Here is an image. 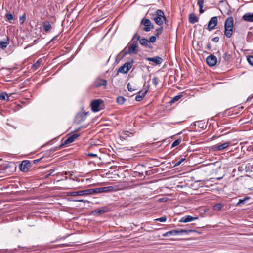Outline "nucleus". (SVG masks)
I'll return each mask as SVG.
<instances>
[{
  "label": "nucleus",
  "mask_w": 253,
  "mask_h": 253,
  "mask_svg": "<svg viewBox=\"0 0 253 253\" xmlns=\"http://www.w3.org/2000/svg\"><path fill=\"white\" fill-rule=\"evenodd\" d=\"M151 19L159 26L163 25V21L166 25H168V20L166 17L164 12L161 9L157 10L155 13L151 14Z\"/></svg>",
  "instance_id": "1"
},
{
  "label": "nucleus",
  "mask_w": 253,
  "mask_h": 253,
  "mask_svg": "<svg viewBox=\"0 0 253 253\" xmlns=\"http://www.w3.org/2000/svg\"><path fill=\"white\" fill-rule=\"evenodd\" d=\"M93 112H97L104 108V101L100 99L93 100L90 104Z\"/></svg>",
  "instance_id": "2"
},
{
  "label": "nucleus",
  "mask_w": 253,
  "mask_h": 253,
  "mask_svg": "<svg viewBox=\"0 0 253 253\" xmlns=\"http://www.w3.org/2000/svg\"><path fill=\"white\" fill-rule=\"evenodd\" d=\"M141 24L144 26L142 30L145 32H149L154 28V24L148 19L143 18L141 21Z\"/></svg>",
  "instance_id": "3"
},
{
  "label": "nucleus",
  "mask_w": 253,
  "mask_h": 253,
  "mask_svg": "<svg viewBox=\"0 0 253 253\" xmlns=\"http://www.w3.org/2000/svg\"><path fill=\"white\" fill-rule=\"evenodd\" d=\"M133 62V59H131L130 61L127 62L125 63L123 65L120 67L118 69V72L122 73H127L131 68Z\"/></svg>",
  "instance_id": "4"
},
{
  "label": "nucleus",
  "mask_w": 253,
  "mask_h": 253,
  "mask_svg": "<svg viewBox=\"0 0 253 253\" xmlns=\"http://www.w3.org/2000/svg\"><path fill=\"white\" fill-rule=\"evenodd\" d=\"M114 187L112 186L107 187H103L95 189H90L91 191V194L95 193H107L108 192L113 191Z\"/></svg>",
  "instance_id": "5"
},
{
  "label": "nucleus",
  "mask_w": 253,
  "mask_h": 253,
  "mask_svg": "<svg viewBox=\"0 0 253 253\" xmlns=\"http://www.w3.org/2000/svg\"><path fill=\"white\" fill-rule=\"evenodd\" d=\"M138 52V44L136 41L132 42L128 46V50L127 52H125V55L126 54H137Z\"/></svg>",
  "instance_id": "6"
},
{
  "label": "nucleus",
  "mask_w": 253,
  "mask_h": 253,
  "mask_svg": "<svg viewBox=\"0 0 253 253\" xmlns=\"http://www.w3.org/2000/svg\"><path fill=\"white\" fill-rule=\"evenodd\" d=\"M32 166L31 162L29 160H24L19 165V169L21 171L26 172L28 171Z\"/></svg>",
  "instance_id": "7"
},
{
  "label": "nucleus",
  "mask_w": 253,
  "mask_h": 253,
  "mask_svg": "<svg viewBox=\"0 0 253 253\" xmlns=\"http://www.w3.org/2000/svg\"><path fill=\"white\" fill-rule=\"evenodd\" d=\"M91 195V191H90V189L79 191H74V192H69L68 193V196H84V195Z\"/></svg>",
  "instance_id": "8"
},
{
  "label": "nucleus",
  "mask_w": 253,
  "mask_h": 253,
  "mask_svg": "<svg viewBox=\"0 0 253 253\" xmlns=\"http://www.w3.org/2000/svg\"><path fill=\"white\" fill-rule=\"evenodd\" d=\"M79 136L80 135L77 133L74 134L70 136L66 140H65L61 144H60V145L59 146V148H62L65 145L73 142L75 141V140L77 139Z\"/></svg>",
  "instance_id": "9"
},
{
  "label": "nucleus",
  "mask_w": 253,
  "mask_h": 253,
  "mask_svg": "<svg viewBox=\"0 0 253 253\" xmlns=\"http://www.w3.org/2000/svg\"><path fill=\"white\" fill-rule=\"evenodd\" d=\"M107 84V81L105 79H103L100 78H97L95 79L93 83V86L95 88H98L101 86L106 87Z\"/></svg>",
  "instance_id": "10"
},
{
  "label": "nucleus",
  "mask_w": 253,
  "mask_h": 253,
  "mask_svg": "<svg viewBox=\"0 0 253 253\" xmlns=\"http://www.w3.org/2000/svg\"><path fill=\"white\" fill-rule=\"evenodd\" d=\"M218 23V18L216 16L212 17L208 23V30L211 31L217 26Z\"/></svg>",
  "instance_id": "11"
},
{
  "label": "nucleus",
  "mask_w": 253,
  "mask_h": 253,
  "mask_svg": "<svg viewBox=\"0 0 253 253\" xmlns=\"http://www.w3.org/2000/svg\"><path fill=\"white\" fill-rule=\"evenodd\" d=\"M87 114V113L84 112L79 113L75 118V122L78 124L81 123L85 120Z\"/></svg>",
  "instance_id": "12"
},
{
  "label": "nucleus",
  "mask_w": 253,
  "mask_h": 253,
  "mask_svg": "<svg viewBox=\"0 0 253 253\" xmlns=\"http://www.w3.org/2000/svg\"><path fill=\"white\" fill-rule=\"evenodd\" d=\"M230 144V141L226 142L221 144H217L213 146V149L215 151H222L226 149Z\"/></svg>",
  "instance_id": "13"
},
{
  "label": "nucleus",
  "mask_w": 253,
  "mask_h": 253,
  "mask_svg": "<svg viewBox=\"0 0 253 253\" xmlns=\"http://www.w3.org/2000/svg\"><path fill=\"white\" fill-rule=\"evenodd\" d=\"M206 62L209 66L212 67L217 63V59L215 56L210 55L206 58Z\"/></svg>",
  "instance_id": "14"
},
{
  "label": "nucleus",
  "mask_w": 253,
  "mask_h": 253,
  "mask_svg": "<svg viewBox=\"0 0 253 253\" xmlns=\"http://www.w3.org/2000/svg\"><path fill=\"white\" fill-rule=\"evenodd\" d=\"M194 231V230H185V229H179V230H172L169 231V233H170L171 235H177L179 234H182L183 233L188 234L190 232H192Z\"/></svg>",
  "instance_id": "15"
},
{
  "label": "nucleus",
  "mask_w": 253,
  "mask_h": 253,
  "mask_svg": "<svg viewBox=\"0 0 253 253\" xmlns=\"http://www.w3.org/2000/svg\"><path fill=\"white\" fill-rule=\"evenodd\" d=\"M146 60L152 61L155 63L156 65H160L163 62V59L159 56H155L154 57H147Z\"/></svg>",
  "instance_id": "16"
},
{
  "label": "nucleus",
  "mask_w": 253,
  "mask_h": 253,
  "mask_svg": "<svg viewBox=\"0 0 253 253\" xmlns=\"http://www.w3.org/2000/svg\"><path fill=\"white\" fill-rule=\"evenodd\" d=\"M198 218V217H192L190 215H186L183 217H182L180 220H179V222H183V223H187L188 222L192 221L194 220H196Z\"/></svg>",
  "instance_id": "17"
},
{
  "label": "nucleus",
  "mask_w": 253,
  "mask_h": 253,
  "mask_svg": "<svg viewBox=\"0 0 253 253\" xmlns=\"http://www.w3.org/2000/svg\"><path fill=\"white\" fill-rule=\"evenodd\" d=\"M233 27L224 26V35L227 38H230L233 34Z\"/></svg>",
  "instance_id": "18"
},
{
  "label": "nucleus",
  "mask_w": 253,
  "mask_h": 253,
  "mask_svg": "<svg viewBox=\"0 0 253 253\" xmlns=\"http://www.w3.org/2000/svg\"><path fill=\"white\" fill-rule=\"evenodd\" d=\"M140 44L146 47H148L150 49L152 48V46L151 45L150 42L146 38H142L140 40Z\"/></svg>",
  "instance_id": "19"
},
{
  "label": "nucleus",
  "mask_w": 253,
  "mask_h": 253,
  "mask_svg": "<svg viewBox=\"0 0 253 253\" xmlns=\"http://www.w3.org/2000/svg\"><path fill=\"white\" fill-rule=\"evenodd\" d=\"M109 209L107 207H103L99 209H96L93 212L98 215L109 211Z\"/></svg>",
  "instance_id": "20"
},
{
  "label": "nucleus",
  "mask_w": 253,
  "mask_h": 253,
  "mask_svg": "<svg viewBox=\"0 0 253 253\" xmlns=\"http://www.w3.org/2000/svg\"><path fill=\"white\" fill-rule=\"evenodd\" d=\"M52 29V26L48 21H45L43 23V29L46 33H49Z\"/></svg>",
  "instance_id": "21"
},
{
  "label": "nucleus",
  "mask_w": 253,
  "mask_h": 253,
  "mask_svg": "<svg viewBox=\"0 0 253 253\" xmlns=\"http://www.w3.org/2000/svg\"><path fill=\"white\" fill-rule=\"evenodd\" d=\"M9 38L8 37H7L6 39L4 40V41H0V48L2 49H4L9 44Z\"/></svg>",
  "instance_id": "22"
},
{
  "label": "nucleus",
  "mask_w": 253,
  "mask_h": 253,
  "mask_svg": "<svg viewBox=\"0 0 253 253\" xmlns=\"http://www.w3.org/2000/svg\"><path fill=\"white\" fill-rule=\"evenodd\" d=\"M243 19L246 21L253 22V13H247L243 16Z\"/></svg>",
  "instance_id": "23"
},
{
  "label": "nucleus",
  "mask_w": 253,
  "mask_h": 253,
  "mask_svg": "<svg viewBox=\"0 0 253 253\" xmlns=\"http://www.w3.org/2000/svg\"><path fill=\"white\" fill-rule=\"evenodd\" d=\"M224 26L234 27V19L232 16H230L226 19Z\"/></svg>",
  "instance_id": "24"
},
{
  "label": "nucleus",
  "mask_w": 253,
  "mask_h": 253,
  "mask_svg": "<svg viewBox=\"0 0 253 253\" xmlns=\"http://www.w3.org/2000/svg\"><path fill=\"white\" fill-rule=\"evenodd\" d=\"M42 62V58L39 59L36 63L33 64L31 68L34 71H36L37 69H38L41 66V64Z\"/></svg>",
  "instance_id": "25"
},
{
  "label": "nucleus",
  "mask_w": 253,
  "mask_h": 253,
  "mask_svg": "<svg viewBox=\"0 0 253 253\" xmlns=\"http://www.w3.org/2000/svg\"><path fill=\"white\" fill-rule=\"evenodd\" d=\"M149 85H146V84H145L144 85L143 89L138 92V93L140 95V96H141V97H142V98H144L145 97V95L146 94L149 90Z\"/></svg>",
  "instance_id": "26"
},
{
  "label": "nucleus",
  "mask_w": 253,
  "mask_h": 253,
  "mask_svg": "<svg viewBox=\"0 0 253 253\" xmlns=\"http://www.w3.org/2000/svg\"><path fill=\"white\" fill-rule=\"evenodd\" d=\"M189 21L192 24H194L198 21V18L193 13H191L189 15Z\"/></svg>",
  "instance_id": "27"
},
{
  "label": "nucleus",
  "mask_w": 253,
  "mask_h": 253,
  "mask_svg": "<svg viewBox=\"0 0 253 253\" xmlns=\"http://www.w3.org/2000/svg\"><path fill=\"white\" fill-rule=\"evenodd\" d=\"M223 60L222 61H221V59H220V60L219 61L218 65L220 64L221 62H222V63L223 62H225L226 63L227 62H228L230 60V59L231 58V56L230 54H229L227 53H225L223 54Z\"/></svg>",
  "instance_id": "28"
},
{
  "label": "nucleus",
  "mask_w": 253,
  "mask_h": 253,
  "mask_svg": "<svg viewBox=\"0 0 253 253\" xmlns=\"http://www.w3.org/2000/svg\"><path fill=\"white\" fill-rule=\"evenodd\" d=\"M204 0H197V4L199 7L200 13H203L204 11L203 9Z\"/></svg>",
  "instance_id": "29"
},
{
  "label": "nucleus",
  "mask_w": 253,
  "mask_h": 253,
  "mask_svg": "<svg viewBox=\"0 0 253 253\" xmlns=\"http://www.w3.org/2000/svg\"><path fill=\"white\" fill-rule=\"evenodd\" d=\"M253 169V162H250L246 164L245 166V170L246 172L252 171Z\"/></svg>",
  "instance_id": "30"
},
{
  "label": "nucleus",
  "mask_w": 253,
  "mask_h": 253,
  "mask_svg": "<svg viewBox=\"0 0 253 253\" xmlns=\"http://www.w3.org/2000/svg\"><path fill=\"white\" fill-rule=\"evenodd\" d=\"M250 197H245L243 199H240L239 200L238 202L236 204L237 206H240L241 204H245L247 201L249 200Z\"/></svg>",
  "instance_id": "31"
},
{
  "label": "nucleus",
  "mask_w": 253,
  "mask_h": 253,
  "mask_svg": "<svg viewBox=\"0 0 253 253\" xmlns=\"http://www.w3.org/2000/svg\"><path fill=\"white\" fill-rule=\"evenodd\" d=\"M0 100L8 101L9 96L6 92L0 93Z\"/></svg>",
  "instance_id": "32"
},
{
  "label": "nucleus",
  "mask_w": 253,
  "mask_h": 253,
  "mask_svg": "<svg viewBox=\"0 0 253 253\" xmlns=\"http://www.w3.org/2000/svg\"><path fill=\"white\" fill-rule=\"evenodd\" d=\"M185 160V158H181L179 160H175L174 162H172V163L174 164L173 167H176L180 165Z\"/></svg>",
  "instance_id": "33"
},
{
  "label": "nucleus",
  "mask_w": 253,
  "mask_h": 253,
  "mask_svg": "<svg viewBox=\"0 0 253 253\" xmlns=\"http://www.w3.org/2000/svg\"><path fill=\"white\" fill-rule=\"evenodd\" d=\"M126 101V99L123 97V96H119L116 99V101L117 102L118 104H120V105H122L124 103V102H125Z\"/></svg>",
  "instance_id": "34"
},
{
  "label": "nucleus",
  "mask_w": 253,
  "mask_h": 253,
  "mask_svg": "<svg viewBox=\"0 0 253 253\" xmlns=\"http://www.w3.org/2000/svg\"><path fill=\"white\" fill-rule=\"evenodd\" d=\"M182 95H176L174 97H173L171 100L170 101H169V103L172 104V103H173L174 102L178 101L179 99H180L181 97H182Z\"/></svg>",
  "instance_id": "35"
},
{
  "label": "nucleus",
  "mask_w": 253,
  "mask_h": 253,
  "mask_svg": "<svg viewBox=\"0 0 253 253\" xmlns=\"http://www.w3.org/2000/svg\"><path fill=\"white\" fill-rule=\"evenodd\" d=\"M222 207H223V205L221 203H217L213 206V208L214 210L220 211L221 210Z\"/></svg>",
  "instance_id": "36"
},
{
  "label": "nucleus",
  "mask_w": 253,
  "mask_h": 253,
  "mask_svg": "<svg viewBox=\"0 0 253 253\" xmlns=\"http://www.w3.org/2000/svg\"><path fill=\"white\" fill-rule=\"evenodd\" d=\"M140 36L137 33H135L132 39V42L136 41L138 42V41H140Z\"/></svg>",
  "instance_id": "37"
},
{
  "label": "nucleus",
  "mask_w": 253,
  "mask_h": 253,
  "mask_svg": "<svg viewBox=\"0 0 253 253\" xmlns=\"http://www.w3.org/2000/svg\"><path fill=\"white\" fill-rule=\"evenodd\" d=\"M5 17L9 21L10 23H13L12 21L13 20V16L11 13H7L5 15Z\"/></svg>",
  "instance_id": "38"
},
{
  "label": "nucleus",
  "mask_w": 253,
  "mask_h": 253,
  "mask_svg": "<svg viewBox=\"0 0 253 253\" xmlns=\"http://www.w3.org/2000/svg\"><path fill=\"white\" fill-rule=\"evenodd\" d=\"M163 31V27H160L156 29L155 36H158L161 35Z\"/></svg>",
  "instance_id": "39"
},
{
  "label": "nucleus",
  "mask_w": 253,
  "mask_h": 253,
  "mask_svg": "<svg viewBox=\"0 0 253 253\" xmlns=\"http://www.w3.org/2000/svg\"><path fill=\"white\" fill-rule=\"evenodd\" d=\"M181 142V139L180 138L175 140L171 145V147H174L178 145Z\"/></svg>",
  "instance_id": "40"
},
{
  "label": "nucleus",
  "mask_w": 253,
  "mask_h": 253,
  "mask_svg": "<svg viewBox=\"0 0 253 253\" xmlns=\"http://www.w3.org/2000/svg\"><path fill=\"white\" fill-rule=\"evenodd\" d=\"M247 61L250 65L253 66V56H248L247 57Z\"/></svg>",
  "instance_id": "41"
},
{
  "label": "nucleus",
  "mask_w": 253,
  "mask_h": 253,
  "mask_svg": "<svg viewBox=\"0 0 253 253\" xmlns=\"http://www.w3.org/2000/svg\"><path fill=\"white\" fill-rule=\"evenodd\" d=\"M167 219V218L166 216H163L160 218L155 219V220L156 221H160V222H164L166 221Z\"/></svg>",
  "instance_id": "42"
},
{
  "label": "nucleus",
  "mask_w": 253,
  "mask_h": 253,
  "mask_svg": "<svg viewBox=\"0 0 253 253\" xmlns=\"http://www.w3.org/2000/svg\"><path fill=\"white\" fill-rule=\"evenodd\" d=\"M159 83L158 78L156 77H154L152 79V84L155 85L157 86Z\"/></svg>",
  "instance_id": "43"
},
{
  "label": "nucleus",
  "mask_w": 253,
  "mask_h": 253,
  "mask_svg": "<svg viewBox=\"0 0 253 253\" xmlns=\"http://www.w3.org/2000/svg\"><path fill=\"white\" fill-rule=\"evenodd\" d=\"M26 19V15L25 14H24L22 16H20L19 18V22L21 24H23L25 20Z\"/></svg>",
  "instance_id": "44"
},
{
  "label": "nucleus",
  "mask_w": 253,
  "mask_h": 253,
  "mask_svg": "<svg viewBox=\"0 0 253 253\" xmlns=\"http://www.w3.org/2000/svg\"><path fill=\"white\" fill-rule=\"evenodd\" d=\"M127 89L128 91L132 92L135 90V88H134L132 86V85L130 84V83H128L127 84Z\"/></svg>",
  "instance_id": "45"
},
{
  "label": "nucleus",
  "mask_w": 253,
  "mask_h": 253,
  "mask_svg": "<svg viewBox=\"0 0 253 253\" xmlns=\"http://www.w3.org/2000/svg\"><path fill=\"white\" fill-rule=\"evenodd\" d=\"M228 129V128H224L222 129H220L219 130L220 131L221 133H223L222 135H225L229 133V131H227Z\"/></svg>",
  "instance_id": "46"
},
{
  "label": "nucleus",
  "mask_w": 253,
  "mask_h": 253,
  "mask_svg": "<svg viewBox=\"0 0 253 253\" xmlns=\"http://www.w3.org/2000/svg\"><path fill=\"white\" fill-rule=\"evenodd\" d=\"M156 36H151L149 38V42H150H150H156Z\"/></svg>",
  "instance_id": "47"
},
{
  "label": "nucleus",
  "mask_w": 253,
  "mask_h": 253,
  "mask_svg": "<svg viewBox=\"0 0 253 253\" xmlns=\"http://www.w3.org/2000/svg\"><path fill=\"white\" fill-rule=\"evenodd\" d=\"M143 99V98H142V97H141V96H140V95L138 93V94L136 95V96L135 97V100L137 101H141L142 99Z\"/></svg>",
  "instance_id": "48"
},
{
  "label": "nucleus",
  "mask_w": 253,
  "mask_h": 253,
  "mask_svg": "<svg viewBox=\"0 0 253 253\" xmlns=\"http://www.w3.org/2000/svg\"><path fill=\"white\" fill-rule=\"evenodd\" d=\"M145 174L147 175H151L153 174L152 170H150L145 171Z\"/></svg>",
  "instance_id": "49"
},
{
  "label": "nucleus",
  "mask_w": 253,
  "mask_h": 253,
  "mask_svg": "<svg viewBox=\"0 0 253 253\" xmlns=\"http://www.w3.org/2000/svg\"><path fill=\"white\" fill-rule=\"evenodd\" d=\"M219 40V38L218 37H214L212 39V41L215 42H218Z\"/></svg>",
  "instance_id": "50"
},
{
  "label": "nucleus",
  "mask_w": 253,
  "mask_h": 253,
  "mask_svg": "<svg viewBox=\"0 0 253 253\" xmlns=\"http://www.w3.org/2000/svg\"><path fill=\"white\" fill-rule=\"evenodd\" d=\"M88 156H90V157H97V155L96 154H94V153H89L88 154Z\"/></svg>",
  "instance_id": "51"
},
{
  "label": "nucleus",
  "mask_w": 253,
  "mask_h": 253,
  "mask_svg": "<svg viewBox=\"0 0 253 253\" xmlns=\"http://www.w3.org/2000/svg\"><path fill=\"white\" fill-rule=\"evenodd\" d=\"M169 235H170V233H169V231L163 234V237H168Z\"/></svg>",
  "instance_id": "52"
},
{
  "label": "nucleus",
  "mask_w": 253,
  "mask_h": 253,
  "mask_svg": "<svg viewBox=\"0 0 253 253\" xmlns=\"http://www.w3.org/2000/svg\"><path fill=\"white\" fill-rule=\"evenodd\" d=\"M211 44L210 43H208V44L207 45V48L208 49V50H210L211 49Z\"/></svg>",
  "instance_id": "53"
},
{
  "label": "nucleus",
  "mask_w": 253,
  "mask_h": 253,
  "mask_svg": "<svg viewBox=\"0 0 253 253\" xmlns=\"http://www.w3.org/2000/svg\"><path fill=\"white\" fill-rule=\"evenodd\" d=\"M57 37H58V36H56L54 37L52 39V40L50 41V42H53V41H54L56 40V39H57Z\"/></svg>",
  "instance_id": "54"
},
{
  "label": "nucleus",
  "mask_w": 253,
  "mask_h": 253,
  "mask_svg": "<svg viewBox=\"0 0 253 253\" xmlns=\"http://www.w3.org/2000/svg\"><path fill=\"white\" fill-rule=\"evenodd\" d=\"M41 159H38L35 160L33 161V163L35 164L37 163L40 161Z\"/></svg>",
  "instance_id": "55"
},
{
  "label": "nucleus",
  "mask_w": 253,
  "mask_h": 253,
  "mask_svg": "<svg viewBox=\"0 0 253 253\" xmlns=\"http://www.w3.org/2000/svg\"><path fill=\"white\" fill-rule=\"evenodd\" d=\"M55 171V169H50L49 172L52 174V173H53Z\"/></svg>",
  "instance_id": "56"
},
{
  "label": "nucleus",
  "mask_w": 253,
  "mask_h": 253,
  "mask_svg": "<svg viewBox=\"0 0 253 253\" xmlns=\"http://www.w3.org/2000/svg\"><path fill=\"white\" fill-rule=\"evenodd\" d=\"M51 175V174L49 172L48 174H47L46 176H45V178H48L49 176H50Z\"/></svg>",
  "instance_id": "57"
},
{
  "label": "nucleus",
  "mask_w": 253,
  "mask_h": 253,
  "mask_svg": "<svg viewBox=\"0 0 253 253\" xmlns=\"http://www.w3.org/2000/svg\"><path fill=\"white\" fill-rule=\"evenodd\" d=\"M77 201L78 202H84V200H77Z\"/></svg>",
  "instance_id": "58"
},
{
  "label": "nucleus",
  "mask_w": 253,
  "mask_h": 253,
  "mask_svg": "<svg viewBox=\"0 0 253 253\" xmlns=\"http://www.w3.org/2000/svg\"><path fill=\"white\" fill-rule=\"evenodd\" d=\"M64 247H67L68 246V245L67 244H63V246Z\"/></svg>",
  "instance_id": "59"
},
{
  "label": "nucleus",
  "mask_w": 253,
  "mask_h": 253,
  "mask_svg": "<svg viewBox=\"0 0 253 253\" xmlns=\"http://www.w3.org/2000/svg\"><path fill=\"white\" fill-rule=\"evenodd\" d=\"M160 201L161 202L164 201V198L160 199Z\"/></svg>",
  "instance_id": "60"
},
{
  "label": "nucleus",
  "mask_w": 253,
  "mask_h": 253,
  "mask_svg": "<svg viewBox=\"0 0 253 253\" xmlns=\"http://www.w3.org/2000/svg\"><path fill=\"white\" fill-rule=\"evenodd\" d=\"M1 60V58H0V60Z\"/></svg>",
  "instance_id": "61"
}]
</instances>
